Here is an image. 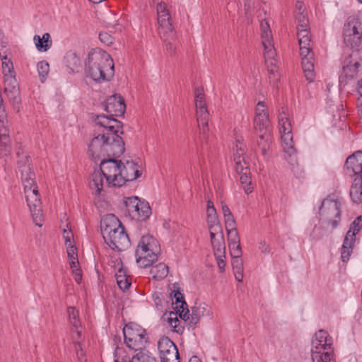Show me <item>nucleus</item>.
Wrapping results in <instances>:
<instances>
[{"mask_svg":"<svg viewBox=\"0 0 362 362\" xmlns=\"http://www.w3.org/2000/svg\"><path fill=\"white\" fill-rule=\"evenodd\" d=\"M95 125L103 128L101 132L94 134L88 144L87 153L92 160L97 163L103 158L120 157L125 151L123 124L118 119H111L103 114L92 117Z\"/></svg>","mask_w":362,"mask_h":362,"instance_id":"f257e3e1","label":"nucleus"},{"mask_svg":"<svg viewBox=\"0 0 362 362\" xmlns=\"http://www.w3.org/2000/svg\"><path fill=\"white\" fill-rule=\"evenodd\" d=\"M115 158L109 157L100 159V170H95L91 175L89 187L95 195L100 194L103 190V177L106 179L108 187H121L119 180L122 162Z\"/></svg>","mask_w":362,"mask_h":362,"instance_id":"f03ea898","label":"nucleus"},{"mask_svg":"<svg viewBox=\"0 0 362 362\" xmlns=\"http://www.w3.org/2000/svg\"><path fill=\"white\" fill-rule=\"evenodd\" d=\"M85 72L93 81H110L114 76L115 66L111 56L101 49L89 52L85 63Z\"/></svg>","mask_w":362,"mask_h":362,"instance_id":"7ed1b4c3","label":"nucleus"},{"mask_svg":"<svg viewBox=\"0 0 362 362\" xmlns=\"http://www.w3.org/2000/svg\"><path fill=\"white\" fill-rule=\"evenodd\" d=\"M100 228L105 243L112 250L123 251L130 246V239L125 228L115 215L109 214L104 216Z\"/></svg>","mask_w":362,"mask_h":362,"instance_id":"20e7f679","label":"nucleus"},{"mask_svg":"<svg viewBox=\"0 0 362 362\" xmlns=\"http://www.w3.org/2000/svg\"><path fill=\"white\" fill-rule=\"evenodd\" d=\"M313 362H332L334 360L333 339L325 329L315 332L312 340Z\"/></svg>","mask_w":362,"mask_h":362,"instance_id":"39448f33","label":"nucleus"},{"mask_svg":"<svg viewBox=\"0 0 362 362\" xmlns=\"http://www.w3.org/2000/svg\"><path fill=\"white\" fill-rule=\"evenodd\" d=\"M159 245L156 239L151 235H143L135 252L136 261L141 268L151 266L158 259Z\"/></svg>","mask_w":362,"mask_h":362,"instance_id":"423d86ee","label":"nucleus"},{"mask_svg":"<svg viewBox=\"0 0 362 362\" xmlns=\"http://www.w3.org/2000/svg\"><path fill=\"white\" fill-rule=\"evenodd\" d=\"M124 342L127 347L135 351H144L148 343L146 332L140 325L130 322L123 328Z\"/></svg>","mask_w":362,"mask_h":362,"instance_id":"0eeeda50","label":"nucleus"},{"mask_svg":"<svg viewBox=\"0 0 362 362\" xmlns=\"http://www.w3.org/2000/svg\"><path fill=\"white\" fill-rule=\"evenodd\" d=\"M344 42L351 49L358 50L362 42V22L358 18L350 17L344 24Z\"/></svg>","mask_w":362,"mask_h":362,"instance_id":"6e6552de","label":"nucleus"},{"mask_svg":"<svg viewBox=\"0 0 362 362\" xmlns=\"http://www.w3.org/2000/svg\"><path fill=\"white\" fill-rule=\"evenodd\" d=\"M264 102L259 101L255 110L253 122V128L256 134H270L269 127L270 124L269 113Z\"/></svg>","mask_w":362,"mask_h":362,"instance_id":"1a4fd4ad","label":"nucleus"},{"mask_svg":"<svg viewBox=\"0 0 362 362\" xmlns=\"http://www.w3.org/2000/svg\"><path fill=\"white\" fill-rule=\"evenodd\" d=\"M105 110L109 115H103L104 117L111 119H116L115 117L123 116L126 110V105L124 98L117 94L108 97L103 104Z\"/></svg>","mask_w":362,"mask_h":362,"instance_id":"9d476101","label":"nucleus"},{"mask_svg":"<svg viewBox=\"0 0 362 362\" xmlns=\"http://www.w3.org/2000/svg\"><path fill=\"white\" fill-rule=\"evenodd\" d=\"M115 362H157L155 357L147 351H140L132 358L129 357L122 348H116L114 352Z\"/></svg>","mask_w":362,"mask_h":362,"instance_id":"9b49d317","label":"nucleus"},{"mask_svg":"<svg viewBox=\"0 0 362 362\" xmlns=\"http://www.w3.org/2000/svg\"><path fill=\"white\" fill-rule=\"evenodd\" d=\"M346 176L353 178L362 173V151H357L349 156L343 167Z\"/></svg>","mask_w":362,"mask_h":362,"instance_id":"f8f14e48","label":"nucleus"},{"mask_svg":"<svg viewBox=\"0 0 362 362\" xmlns=\"http://www.w3.org/2000/svg\"><path fill=\"white\" fill-rule=\"evenodd\" d=\"M141 175V171L139 169L136 163L133 160H126L122 163L121 167V173L119 175V182L121 187L127 182H132L137 179Z\"/></svg>","mask_w":362,"mask_h":362,"instance_id":"ddd939ff","label":"nucleus"},{"mask_svg":"<svg viewBox=\"0 0 362 362\" xmlns=\"http://www.w3.org/2000/svg\"><path fill=\"white\" fill-rule=\"evenodd\" d=\"M300 54L302 59V67L306 80L313 82L315 80L314 73V54L312 48H301Z\"/></svg>","mask_w":362,"mask_h":362,"instance_id":"4468645a","label":"nucleus"},{"mask_svg":"<svg viewBox=\"0 0 362 362\" xmlns=\"http://www.w3.org/2000/svg\"><path fill=\"white\" fill-rule=\"evenodd\" d=\"M284 150L286 153V159L288 163L291 165V170L294 176L297 178H302L304 177L305 170L303 166L298 163L297 152L293 145L288 144L284 146Z\"/></svg>","mask_w":362,"mask_h":362,"instance_id":"2eb2a0df","label":"nucleus"},{"mask_svg":"<svg viewBox=\"0 0 362 362\" xmlns=\"http://www.w3.org/2000/svg\"><path fill=\"white\" fill-rule=\"evenodd\" d=\"M16 156L18 158L17 166L21 173V177H27L29 175V178L31 180L30 176L33 177L35 173L32 168L30 156L24 151L21 146L18 148Z\"/></svg>","mask_w":362,"mask_h":362,"instance_id":"dca6fc26","label":"nucleus"},{"mask_svg":"<svg viewBox=\"0 0 362 362\" xmlns=\"http://www.w3.org/2000/svg\"><path fill=\"white\" fill-rule=\"evenodd\" d=\"M158 33L163 40H175V30L171 23L170 14L158 16Z\"/></svg>","mask_w":362,"mask_h":362,"instance_id":"f3484780","label":"nucleus"},{"mask_svg":"<svg viewBox=\"0 0 362 362\" xmlns=\"http://www.w3.org/2000/svg\"><path fill=\"white\" fill-rule=\"evenodd\" d=\"M279 125L280 127L279 131L281 134L284 146L288 144L293 145L291 124L289 118L287 117V115L284 111H282L279 115Z\"/></svg>","mask_w":362,"mask_h":362,"instance_id":"a211bd4d","label":"nucleus"},{"mask_svg":"<svg viewBox=\"0 0 362 362\" xmlns=\"http://www.w3.org/2000/svg\"><path fill=\"white\" fill-rule=\"evenodd\" d=\"M211 243L215 257H226V243L223 230L209 232Z\"/></svg>","mask_w":362,"mask_h":362,"instance_id":"6ab92c4d","label":"nucleus"},{"mask_svg":"<svg viewBox=\"0 0 362 362\" xmlns=\"http://www.w3.org/2000/svg\"><path fill=\"white\" fill-rule=\"evenodd\" d=\"M128 206L129 216L137 221H144L152 214L151 205H126Z\"/></svg>","mask_w":362,"mask_h":362,"instance_id":"aec40b11","label":"nucleus"},{"mask_svg":"<svg viewBox=\"0 0 362 362\" xmlns=\"http://www.w3.org/2000/svg\"><path fill=\"white\" fill-rule=\"evenodd\" d=\"M258 136L256 139L255 144L252 147V150L255 153H257V149H259L261 154L264 158L267 159L270 151V145L272 143V135L271 134H257Z\"/></svg>","mask_w":362,"mask_h":362,"instance_id":"412c9836","label":"nucleus"},{"mask_svg":"<svg viewBox=\"0 0 362 362\" xmlns=\"http://www.w3.org/2000/svg\"><path fill=\"white\" fill-rule=\"evenodd\" d=\"M351 57V56L350 55L349 58L346 59L345 62L346 64L343 66L339 77L340 80L342 81L344 80L346 83L354 79L357 76L359 71V67L361 66V63L358 62L352 63L351 61L349 60Z\"/></svg>","mask_w":362,"mask_h":362,"instance_id":"4be33fe9","label":"nucleus"},{"mask_svg":"<svg viewBox=\"0 0 362 362\" xmlns=\"http://www.w3.org/2000/svg\"><path fill=\"white\" fill-rule=\"evenodd\" d=\"M350 189V197L355 204L362 203V173L355 175Z\"/></svg>","mask_w":362,"mask_h":362,"instance_id":"5701e85b","label":"nucleus"},{"mask_svg":"<svg viewBox=\"0 0 362 362\" xmlns=\"http://www.w3.org/2000/svg\"><path fill=\"white\" fill-rule=\"evenodd\" d=\"M206 220L209 232H220V230H222V227L220 224L217 211L214 207V205H207Z\"/></svg>","mask_w":362,"mask_h":362,"instance_id":"b1692460","label":"nucleus"},{"mask_svg":"<svg viewBox=\"0 0 362 362\" xmlns=\"http://www.w3.org/2000/svg\"><path fill=\"white\" fill-rule=\"evenodd\" d=\"M69 321L71 325L72 335L74 334L78 339L81 338V332L79 330L81 327V321L79 319L78 311L74 307H69L67 308Z\"/></svg>","mask_w":362,"mask_h":362,"instance_id":"393cba45","label":"nucleus"},{"mask_svg":"<svg viewBox=\"0 0 362 362\" xmlns=\"http://www.w3.org/2000/svg\"><path fill=\"white\" fill-rule=\"evenodd\" d=\"M64 62L71 72H78V69L81 67V61L80 57L75 52L68 51L64 57Z\"/></svg>","mask_w":362,"mask_h":362,"instance_id":"a878e982","label":"nucleus"},{"mask_svg":"<svg viewBox=\"0 0 362 362\" xmlns=\"http://www.w3.org/2000/svg\"><path fill=\"white\" fill-rule=\"evenodd\" d=\"M33 41L36 49L40 52H47L52 45V40L48 33H45L42 37L38 35H34Z\"/></svg>","mask_w":362,"mask_h":362,"instance_id":"bb28decb","label":"nucleus"},{"mask_svg":"<svg viewBox=\"0 0 362 362\" xmlns=\"http://www.w3.org/2000/svg\"><path fill=\"white\" fill-rule=\"evenodd\" d=\"M168 272V265L164 263H159L151 267L150 274L154 279L162 280L167 276Z\"/></svg>","mask_w":362,"mask_h":362,"instance_id":"cd10ccee","label":"nucleus"},{"mask_svg":"<svg viewBox=\"0 0 362 362\" xmlns=\"http://www.w3.org/2000/svg\"><path fill=\"white\" fill-rule=\"evenodd\" d=\"M30 211L34 223L42 227L44 223V214L42 205H30Z\"/></svg>","mask_w":362,"mask_h":362,"instance_id":"c85d7f7f","label":"nucleus"},{"mask_svg":"<svg viewBox=\"0 0 362 362\" xmlns=\"http://www.w3.org/2000/svg\"><path fill=\"white\" fill-rule=\"evenodd\" d=\"M71 337L75 345L78 362H86V354L84 351L85 344L82 337L81 339H78L77 337L74 336V334L72 335Z\"/></svg>","mask_w":362,"mask_h":362,"instance_id":"c756f323","label":"nucleus"},{"mask_svg":"<svg viewBox=\"0 0 362 362\" xmlns=\"http://www.w3.org/2000/svg\"><path fill=\"white\" fill-rule=\"evenodd\" d=\"M231 264L235 279L241 282L243 279V262L241 257H232Z\"/></svg>","mask_w":362,"mask_h":362,"instance_id":"7c9ffc66","label":"nucleus"},{"mask_svg":"<svg viewBox=\"0 0 362 362\" xmlns=\"http://www.w3.org/2000/svg\"><path fill=\"white\" fill-rule=\"evenodd\" d=\"M209 117V113L207 109L197 110V119L198 125L199 129L202 130L203 133H205L206 130L208 129Z\"/></svg>","mask_w":362,"mask_h":362,"instance_id":"2f4dec72","label":"nucleus"},{"mask_svg":"<svg viewBox=\"0 0 362 362\" xmlns=\"http://www.w3.org/2000/svg\"><path fill=\"white\" fill-rule=\"evenodd\" d=\"M0 144L5 149L10 147L11 139L8 128L5 126L3 119H0Z\"/></svg>","mask_w":362,"mask_h":362,"instance_id":"473e14b6","label":"nucleus"},{"mask_svg":"<svg viewBox=\"0 0 362 362\" xmlns=\"http://www.w3.org/2000/svg\"><path fill=\"white\" fill-rule=\"evenodd\" d=\"M173 346H176L168 337L161 338L158 342L160 358L164 356L165 354L173 348Z\"/></svg>","mask_w":362,"mask_h":362,"instance_id":"72a5a7b5","label":"nucleus"},{"mask_svg":"<svg viewBox=\"0 0 362 362\" xmlns=\"http://www.w3.org/2000/svg\"><path fill=\"white\" fill-rule=\"evenodd\" d=\"M240 175V182L243 187L245 192L247 194L252 192L253 187L252 185V178L250 176V170L248 172H243V173H238Z\"/></svg>","mask_w":362,"mask_h":362,"instance_id":"f704fd0d","label":"nucleus"},{"mask_svg":"<svg viewBox=\"0 0 362 362\" xmlns=\"http://www.w3.org/2000/svg\"><path fill=\"white\" fill-rule=\"evenodd\" d=\"M4 93L7 95L10 102L12 105L17 108V110H19V106L21 103L20 90L14 89L10 90H5Z\"/></svg>","mask_w":362,"mask_h":362,"instance_id":"c9c22d12","label":"nucleus"},{"mask_svg":"<svg viewBox=\"0 0 362 362\" xmlns=\"http://www.w3.org/2000/svg\"><path fill=\"white\" fill-rule=\"evenodd\" d=\"M116 280L119 288L123 291L128 289L131 285L128 276L122 270H119L116 274Z\"/></svg>","mask_w":362,"mask_h":362,"instance_id":"e433bc0d","label":"nucleus"},{"mask_svg":"<svg viewBox=\"0 0 362 362\" xmlns=\"http://www.w3.org/2000/svg\"><path fill=\"white\" fill-rule=\"evenodd\" d=\"M246 158L245 146L239 140H236L233 146V160Z\"/></svg>","mask_w":362,"mask_h":362,"instance_id":"4c0bfd02","label":"nucleus"},{"mask_svg":"<svg viewBox=\"0 0 362 362\" xmlns=\"http://www.w3.org/2000/svg\"><path fill=\"white\" fill-rule=\"evenodd\" d=\"M161 362H180V356L177 346H173L160 358Z\"/></svg>","mask_w":362,"mask_h":362,"instance_id":"58836bf2","label":"nucleus"},{"mask_svg":"<svg viewBox=\"0 0 362 362\" xmlns=\"http://www.w3.org/2000/svg\"><path fill=\"white\" fill-rule=\"evenodd\" d=\"M261 35L262 44H267L269 41H272V31L267 22H261Z\"/></svg>","mask_w":362,"mask_h":362,"instance_id":"ea45409f","label":"nucleus"},{"mask_svg":"<svg viewBox=\"0 0 362 362\" xmlns=\"http://www.w3.org/2000/svg\"><path fill=\"white\" fill-rule=\"evenodd\" d=\"M362 228V216H358L350 225L347 235L351 237H356V235Z\"/></svg>","mask_w":362,"mask_h":362,"instance_id":"a19ab883","label":"nucleus"},{"mask_svg":"<svg viewBox=\"0 0 362 362\" xmlns=\"http://www.w3.org/2000/svg\"><path fill=\"white\" fill-rule=\"evenodd\" d=\"M37 68L40 81L43 83L49 74V65L46 61H41L37 63Z\"/></svg>","mask_w":362,"mask_h":362,"instance_id":"79ce46f5","label":"nucleus"},{"mask_svg":"<svg viewBox=\"0 0 362 362\" xmlns=\"http://www.w3.org/2000/svg\"><path fill=\"white\" fill-rule=\"evenodd\" d=\"M19 89L16 74H8L4 76V91Z\"/></svg>","mask_w":362,"mask_h":362,"instance_id":"37998d69","label":"nucleus"},{"mask_svg":"<svg viewBox=\"0 0 362 362\" xmlns=\"http://www.w3.org/2000/svg\"><path fill=\"white\" fill-rule=\"evenodd\" d=\"M344 200L339 191H334L323 199L321 204H341Z\"/></svg>","mask_w":362,"mask_h":362,"instance_id":"c03bdc74","label":"nucleus"},{"mask_svg":"<svg viewBox=\"0 0 362 362\" xmlns=\"http://www.w3.org/2000/svg\"><path fill=\"white\" fill-rule=\"evenodd\" d=\"M264 49V59H276V50L272 44V41H269L267 44H262Z\"/></svg>","mask_w":362,"mask_h":362,"instance_id":"a18cd8bd","label":"nucleus"},{"mask_svg":"<svg viewBox=\"0 0 362 362\" xmlns=\"http://www.w3.org/2000/svg\"><path fill=\"white\" fill-rule=\"evenodd\" d=\"M235 162V169L238 173H243V172H248L250 170L249 163L246 160L245 158H241L238 160H234Z\"/></svg>","mask_w":362,"mask_h":362,"instance_id":"49530a36","label":"nucleus"},{"mask_svg":"<svg viewBox=\"0 0 362 362\" xmlns=\"http://www.w3.org/2000/svg\"><path fill=\"white\" fill-rule=\"evenodd\" d=\"M298 42L303 41L304 42H311V35L308 28H300L298 27Z\"/></svg>","mask_w":362,"mask_h":362,"instance_id":"de8ad7c7","label":"nucleus"},{"mask_svg":"<svg viewBox=\"0 0 362 362\" xmlns=\"http://www.w3.org/2000/svg\"><path fill=\"white\" fill-rule=\"evenodd\" d=\"M2 71L4 76H6L8 74H16L13 62L10 59L2 62Z\"/></svg>","mask_w":362,"mask_h":362,"instance_id":"09e8293b","label":"nucleus"},{"mask_svg":"<svg viewBox=\"0 0 362 362\" xmlns=\"http://www.w3.org/2000/svg\"><path fill=\"white\" fill-rule=\"evenodd\" d=\"M31 180L29 178V175L26 177H22L21 180L24 186V192L27 191H30L33 189L34 186H37L35 183V175H34L33 177H31Z\"/></svg>","mask_w":362,"mask_h":362,"instance_id":"8fccbe9b","label":"nucleus"},{"mask_svg":"<svg viewBox=\"0 0 362 362\" xmlns=\"http://www.w3.org/2000/svg\"><path fill=\"white\" fill-rule=\"evenodd\" d=\"M296 21L297 23V28L298 26L300 28H308V20L303 12H297L296 13Z\"/></svg>","mask_w":362,"mask_h":362,"instance_id":"3c124183","label":"nucleus"},{"mask_svg":"<svg viewBox=\"0 0 362 362\" xmlns=\"http://www.w3.org/2000/svg\"><path fill=\"white\" fill-rule=\"evenodd\" d=\"M62 235L66 247L74 245V234L71 228H64L62 230Z\"/></svg>","mask_w":362,"mask_h":362,"instance_id":"603ef678","label":"nucleus"},{"mask_svg":"<svg viewBox=\"0 0 362 362\" xmlns=\"http://www.w3.org/2000/svg\"><path fill=\"white\" fill-rule=\"evenodd\" d=\"M334 219L328 221V223L331 225L332 229L337 228L341 221V210L338 205H335L334 207Z\"/></svg>","mask_w":362,"mask_h":362,"instance_id":"864d4df0","label":"nucleus"},{"mask_svg":"<svg viewBox=\"0 0 362 362\" xmlns=\"http://www.w3.org/2000/svg\"><path fill=\"white\" fill-rule=\"evenodd\" d=\"M164 42H165V47H166V49L168 52H169V53L172 55V54H175V52H176V49H177V34L175 33V40H163Z\"/></svg>","mask_w":362,"mask_h":362,"instance_id":"5fc2aeb1","label":"nucleus"},{"mask_svg":"<svg viewBox=\"0 0 362 362\" xmlns=\"http://www.w3.org/2000/svg\"><path fill=\"white\" fill-rule=\"evenodd\" d=\"M227 233L228 244L240 243V237L237 229H228Z\"/></svg>","mask_w":362,"mask_h":362,"instance_id":"6e6d98bb","label":"nucleus"},{"mask_svg":"<svg viewBox=\"0 0 362 362\" xmlns=\"http://www.w3.org/2000/svg\"><path fill=\"white\" fill-rule=\"evenodd\" d=\"M230 254L231 257H238L242 256V250L240 243L228 244Z\"/></svg>","mask_w":362,"mask_h":362,"instance_id":"4d7b16f0","label":"nucleus"},{"mask_svg":"<svg viewBox=\"0 0 362 362\" xmlns=\"http://www.w3.org/2000/svg\"><path fill=\"white\" fill-rule=\"evenodd\" d=\"M174 297L175 299L176 308L184 309V306H187L184 300L183 295L180 291H175Z\"/></svg>","mask_w":362,"mask_h":362,"instance_id":"13d9d810","label":"nucleus"},{"mask_svg":"<svg viewBox=\"0 0 362 362\" xmlns=\"http://www.w3.org/2000/svg\"><path fill=\"white\" fill-rule=\"evenodd\" d=\"M99 39L103 44L110 45L114 42V37L107 32H100L99 33Z\"/></svg>","mask_w":362,"mask_h":362,"instance_id":"bf43d9fd","label":"nucleus"},{"mask_svg":"<svg viewBox=\"0 0 362 362\" xmlns=\"http://www.w3.org/2000/svg\"><path fill=\"white\" fill-rule=\"evenodd\" d=\"M135 202H136V204H148L146 200L141 199L137 196L124 197L122 204H134Z\"/></svg>","mask_w":362,"mask_h":362,"instance_id":"052dcab7","label":"nucleus"},{"mask_svg":"<svg viewBox=\"0 0 362 362\" xmlns=\"http://www.w3.org/2000/svg\"><path fill=\"white\" fill-rule=\"evenodd\" d=\"M265 63L267 66V71L270 75H274L275 76L276 73L277 72V66H276V59H269L265 60Z\"/></svg>","mask_w":362,"mask_h":362,"instance_id":"680f3d73","label":"nucleus"},{"mask_svg":"<svg viewBox=\"0 0 362 362\" xmlns=\"http://www.w3.org/2000/svg\"><path fill=\"white\" fill-rule=\"evenodd\" d=\"M168 322L170 325L173 328V330L176 332H179L180 329H177V325L180 322V320H178L177 317V313H170V317L168 319Z\"/></svg>","mask_w":362,"mask_h":362,"instance_id":"e2e57ef3","label":"nucleus"},{"mask_svg":"<svg viewBox=\"0 0 362 362\" xmlns=\"http://www.w3.org/2000/svg\"><path fill=\"white\" fill-rule=\"evenodd\" d=\"M353 247H341V258L342 262H346L349 261L350 256L352 253Z\"/></svg>","mask_w":362,"mask_h":362,"instance_id":"0e129e2a","label":"nucleus"},{"mask_svg":"<svg viewBox=\"0 0 362 362\" xmlns=\"http://www.w3.org/2000/svg\"><path fill=\"white\" fill-rule=\"evenodd\" d=\"M66 247L67 255L71 261L78 259V255L75 245L66 246Z\"/></svg>","mask_w":362,"mask_h":362,"instance_id":"69168bd1","label":"nucleus"},{"mask_svg":"<svg viewBox=\"0 0 362 362\" xmlns=\"http://www.w3.org/2000/svg\"><path fill=\"white\" fill-rule=\"evenodd\" d=\"M157 15L160 16L162 14H166L168 16L170 14L169 11L167 8V5L165 2L160 1L157 4L156 6Z\"/></svg>","mask_w":362,"mask_h":362,"instance_id":"338daca9","label":"nucleus"},{"mask_svg":"<svg viewBox=\"0 0 362 362\" xmlns=\"http://www.w3.org/2000/svg\"><path fill=\"white\" fill-rule=\"evenodd\" d=\"M224 218H225L226 230H228V229H236L235 227V221L234 220L233 214H230V216H228Z\"/></svg>","mask_w":362,"mask_h":362,"instance_id":"774afa93","label":"nucleus"}]
</instances>
